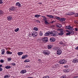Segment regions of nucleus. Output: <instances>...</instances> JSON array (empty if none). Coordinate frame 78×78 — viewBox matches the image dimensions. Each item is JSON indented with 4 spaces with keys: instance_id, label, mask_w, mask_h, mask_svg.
Wrapping results in <instances>:
<instances>
[{
    "instance_id": "1",
    "label": "nucleus",
    "mask_w": 78,
    "mask_h": 78,
    "mask_svg": "<svg viewBox=\"0 0 78 78\" xmlns=\"http://www.w3.org/2000/svg\"><path fill=\"white\" fill-rule=\"evenodd\" d=\"M57 30L60 32L58 33V35H59V36H62V35H63V34H64V31L63 29L61 28H58Z\"/></svg>"
},
{
    "instance_id": "2",
    "label": "nucleus",
    "mask_w": 78,
    "mask_h": 78,
    "mask_svg": "<svg viewBox=\"0 0 78 78\" xmlns=\"http://www.w3.org/2000/svg\"><path fill=\"white\" fill-rule=\"evenodd\" d=\"M51 35L52 36H58V32L56 31H51Z\"/></svg>"
},
{
    "instance_id": "3",
    "label": "nucleus",
    "mask_w": 78,
    "mask_h": 78,
    "mask_svg": "<svg viewBox=\"0 0 78 78\" xmlns=\"http://www.w3.org/2000/svg\"><path fill=\"white\" fill-rule=\"evenodd\" d=\"M31 33V36L33 37H35V36H37L38 33L37 32H36V31H33Z\"/></svg>"
},
{
    "instance_id": "4",
    "label": "nucleus",
    "mask_w": 78,
    "mask_h": 78,
    "mask_svg": "<svg viewBox=\"0 0 78 78\" xmlns=\"http://www.w3.org/2000/svg\"><path fill=\"white\" fill-rule=\"evenodd\" d=\"M62 53V51L61 49H58L57 51V54L58 55H60Z\"/></svg>"
},
{
    "instance_id": "5",
    "label": "nucleus",
    "mask_w": 78,
    "mask_h": 78,
    "mask_svg": "<svg viewBox=\"0 0 78 78\" xmlns=\"http://www.w3.org/2000/svg\"><path fill=\"white\" fill-rule=\"evenodd\" d=\"M66 62L65 60L62 59V60H61L59 61V63L61 64H66Z\"/></svg>"
},
{
    "instance_id": "6",
    "label": "nucleus",
    "mask_w": 78,
    "mask_h": 78,
    "mask_svg": "<svg viewBox=\"0 0 78 78\" xmlns=\"http://www.w3.org/2000/svg\"><path fill=\"white\" fill-rule=\"evenodd\" d=\"M42 40L44 42H48V38L47 37H44L42 39Z\"/></svg>"
},
{
    "instance_id": "7",
    "label": "nucleus",
    "mask_w": 78,
    "mask_h": 78,
    "mask_svg": "<svg viewBox=\"0 0 78 78\" xmlns=\"http://www.w3.org/2000/svg\"><path fill=\"white\" fill-rule=\"evenodd\" d=\"M50 34H51V31L50 32L49 31H48L47 32H46L44 34V36H50Z\"/></svg>"
},
{
    "instance_id": "8",
    "label": "nucleus",
    "mask_w": 78,
    "mask_h": 78,
    "mask_svg": "<svg viewBox=\"0 0 78 78\" xmlns=\"http://www.w3.org/2000/svg\"><path fill=\"white\" fill-rule=\"evenodd\" d=\"M49 41L51 42H55V38L53 37H52L50 38Z\"/></svg>"
},
{
    "instance_id": "9",
    "label": "nucleus",
    "mask_w": 78,
    "mask_h": 78,
    "mask_svg": "<svg viewBox=\"0 0 78 78\" xmlns=\"http://www.w3.org/2000/svg\"><path fill=\"white\" fill-rule=\"evenodd\" d=\"M66 29H68V30H72V28H72V27H71L70 26H66Z\"/></svg>"
},
{
    "instance_id": "10",
    "label": "nucleus",
    "mask_w": 78,
    "mask_h": 78,
    "mask_svg": "<svg viewBox=\"0 0 78 78\" xmlns=\"http://www.w3.org/2000/svg\"><path fill=\"white\" fill-rule=\"evenodd\" d=\"M43 53L44 54H45V55H49V54L48 53V51L47 50L44 51H43Z\"/></svg>"
},
{
    "instance_id": "11",
    "label": "nucleus",
    "mask_w": 78,
    "mask_h": 78,
    "mask_svg": "<svg viewBox=\"0 0 78 78\" xmlns=\"http://www.w3.org/2000/svg\"><path fill=\"white\" fill-rule=\"evenodd\" d=\"M16 6H18V7H21V4L20 3V2H18L16 3Z\"/></svg>"
},
{
    "instance_id": "12",
    "label": "nucleus",
    "mask_w": 78,
    "mask_h": 78,
    "mask_svg": "<svg viewBox=\"0 0 78 78\" xmlns=\"http://www.w3.org/2000/svg\"><path fill=\"white\" fill-rule=\"evenodd\" d=\"M73 63H77L78 62V59L77 58H76L75 59L73 60L72 61Z\"/></svg>"
},
{
    "instance_id": "13",
    "label": "nucleus",
    "mask_w": 78,
    "mask_h": 78,
    "mask_svg": "<svg viewBox=\"0 0 78 78\" xmlns=\"http://www.w3.org/2000/svg\"><path fill=\"white\" fill-rule=\"evenodd\" d=\"M26 72H27V70L25 69L22 70L20 72L21 73H22V74H24Z\"/></svg>"
},
{
    "instance_id": "14",
    "label": "nucleus",
    "mask_w": 78,
    "mask_h": 78,
    "mask_svg": "<svg viewBox=\"0 0 78 78\" xmlns=\"http://www.w3.org/2000/svg\"><path fill=\"white\" fill-rule=\"evenodd\" d=\"M28 56L27 55H23L21 58V59H25L26 58H27Z\"/></svg>"
},
{
    "instance_id": "15",
    "label": "nucleus",
    "mask_w": 78,
    "mask_h": 78,
    "mask_svg": "<svg viewBox=\"0 0 78 78\" xmlns=\"http://www.w3.org/2000/svg\"><path fill=\"white\" fill-rule=\"evenodd\" d=\"M9 9L11 10V11H14L16 10V8L14 6H13L12 7H10Z\"/></svg>"
},
{
    "instance_id": "16",
    "label": "nucleus",
    "mask_w": 78,
    "mask_h": 78,
    "mask_svg": "<svg viewBox=\"0 0 78 78\" xmlns=\"http://www.w3.org/2000/svg\"><path fill=\"white\" fill-rule=\"evenodd\" d=\"M56 25L58 28H61V27H62V26L59 23H57L56 24Z\"/></svg>"
},
{
    "instance_id": "17",
    "label": "nucleus",
    "mask_w": 78,
    "mask_h": 78,
    "mask_svg": "<svg viewBox=\"0 0 78 78\" xmlns=\"http://www.w3.org/2000/svg\"><path fill=\"white\" fill-rule=\"evenodd\" d=\"M53 47V45L51 44H49L48 45V49H50V48H51L52 47Z\"/></svg>"
},
{
    "instance_id": "18",
    "label": "nucleus",
    "mask_w": 78,
    "mask_h": 78,
    "mask_svg": "<svg viewBox=\"0 0 78 78\" xmlns=\"http://www.w3.org/2000/svg\"><path fill=\"white\" fill-rule=\"evenodd\" d=\"M65 20H66V19H65V18H60V22H63L64 21H65Z\"/></svg>"
},
{
    "instance_id": "19",
    "label": "nucleus",
    "mask_w": 78,
    "mask_h": 78,
    "mask_svg": "<svg viewBox=\"0 0 78 78\" xmlns=\"http://www.w3.org/2000/svg\"><path fill=\"white\" fill-rule=\"evenodd\" d=\"M46 16L47 17H48L50 18H52V19H53V18H54V16H53L52 15H47Z\"/></svg>"
},
{
    "instance_id": "20",
    "label": "nucleus",
    "mask_w": 78,
    "mask_h": 78,
    "mask_svg": "<svg viewBox=\"0 0 78 78\" xmlns=\"http://www.w3.org/2000/svg\"><path fill=\"white\" fill-rule=\"evenodd\" d=\"M23 52H19L17 53V54L19 56H20V55H23Z\"/></svg>"
},
{
    "instance_id": "21",
    "label": "nucleus",
    "mask_w": 78,
    "mask_h": 78,
    "mask_svg": "<svg viewBox=\"0 0 78 78\" xmlns=\"http://www.w3.org/2000/svg\"><path fill=\"white\" fill-rule=\"evenodd\" d=\"M6 53L7 55H11L12 54V52L8 51H6Z\"/></svg>"
},
{
    "instance_id": "22",
    "label": "nucleus",
    "mask_w": 78,
    "mask_h": 78,
    "mask_svg": "<svg viewBox=\"0 0 78 78\" xmlns=\"http://www.w3.org/2000/svg\"><path fill=\"white\" fill-rule=\"evenodd\" d=\"M5 68L6 69H11V66H6L5 67Z\"/></svg>"
},
{
    "instance_id": "23",
    "label": "nucleus",
    "mask_w": 78,
    "mask_h": 78,
    "mask_svg": "<svg viewBox=\"0 0 78 78\" xmlns=\"http://www.w3.org/2000/svg\"><path fill=\"white\" fill-rule=\"evenodd\" d=\"M12 19V18L11 16H8L7 17V20H11Z\"/></svg>"
},
{
    "instance_id": "24",
    "label": "nucleus",
    "mask_w": 78,
    "mask_h": 78,
    "mask_svg": "<svg viewBox=\"0 0 78 78\" xmlns=\"http://www.w3.org/2000/svg\"><path fill=\"white\" fill-rule=\"evenodd\" d=\"M30 62V60L28 59H26V60L24 61V62Z\"/></svg>"
},
{
    "instance_id": "25",
    "label": "nucleus",
    "mask_w": 78,
    "mask_h": 78,
    "mask_svg": "<svg viewBox=\"0 0 78 78\" xmlns=\"http://www.w3.org/2000/svg\"><path fill=\"white\" fill-rule=\"evenodd\" d=\"M1 51H2V52L1 53L2 55H4L5 54V49H2L1 50Z\"/></svg>"
},
{
    "instance_id": "26",
    "label": "nucleus",
    "mask_w": 78,
    "mask_h": 78,
    "mask_svg": "<svg viewBox=\"0 0 78 78\" xmlns=\"http://www.w3.org/2000/svg\"><path fill=\"white\" fill-rule=\"evenodd\" d=\"M40 15H34L35 17H37V18H39V17H40Z\"/></svg>"
},
{
    "instance_id": "27",
    "label": "nucleus",
    "mask_w": 78,
    "mask_h": 78,
    "mask_svg": "<svg viewBox=\"0 0 78 78\" xmlns=\"http://www.w3.org/2000/svg\"><path fill=\"white\" fill-rule=\"evenodd\" d=\"M3 11H2V10H0V15H2L3 14Z\"/></svg>"
},
{
    "instance_id": "28",
    "label": "nucleus",
    "mask_w": 78,
    "mask_h": 78,
    "mask_svg": "<svg viewBox=\"0 0 78 78\" xmlns=\"http://www.w3.org/2000/svg\"><path fill=\"white\" fill-rule=\"evenodd\" d=\"M34 30L35 31H38V28L37 27H35L34 28Z\"/></svg>"
},
{
    "instance_id": "29",
    "label": "nucleus",
    "mask_w": 78,
    "mask_h": 78,
    "mask_svg": "<svg viewBox=\"0 0 78 78\" xmlns=\"http://www.w3.org/2000/svg\"><path fill=\"white\" fill-rule=\"evenodd\" d=\"M19 30V28H17L15 30V32H17Z\"/></svg>"
},
{
    "instance_id": "30",
    "label": "nucleus",
    "mask_w": 78,
    "mask_h": 78,
    "mask_svg": "<svg viewBox=\"0 0 78 78\" xmlns=\"http://www.w3.org/2000/svg\"><path fill=\"white\" fill-rule=\"evenodd\" d=\"M42 34H42V32L41 31H40L39 33V35L41 36H42Z\"/></svg>"
},
{
    "instance_id": "31",
    "label": "nucleus",
    "mask_w": 78,
    "mask_h": 78,
    "mask_svg": "<svg viewBox=\"0 0 78 78\" xmlns=\"http://www.w3.org/2000/svg\"><path fill=\"white\" fill-rule=\"evenodd\" d=\"M55 18L57 19H58V20H60V17L58 16H55Z\"/></svg>"
},
{
    "instance_id": "32",
    "label": "nucleus",
    "mask_w": 78,
    "mask_h": 78,
    "mask_svg": "<svg viewBox=\"0 0 78 78\" xmlns=\"http://www.w3.org/2000/svg\"><path fill=\"white\" fill-rule=\"evenodd\" d=\"M11 65H12V66H16V63H12L11 64Z\"/></svg>"
},
{
    "instance_id": "33",
    "label": "nucleus",
    "mask_w": 78,
    "mask_h": 78,
    "mask_svg": "<svg viewBox=\"0 0 78 78\" xmlns=\"http://www.w3.org/2000/svg\"><path fill=\"white\" fill-rule=\"evenodd\" d=\"M69 33H70V34H74V32L73 31H69Z\"/></svg>"
},
{
    "instance_id": "34",
    "label": "nucleus",
    "mask_w": 78,
    "mask_h": 78,
    "mask_svg": "<svg viewBox=\"0 0 78 78\" xmlns=\"http://www.w3.org/2000/svg\"><path fill=\"white\" fill-rule=\"evenodd\" d=\"M12 59V58H7L8 61H11Z\"/></svg>"
},
{
    "instance_id": "35",
    "label": "nucleus",
    "mask_w": 78,
    "mask_h": 78,
    "mask_svg": "<svg viewBox=\"0 0 78 78\" xmlns=\"http://www.w3.org/2000/svg\"><path fill=\"white\" fill-rule=\"evenodd\" d=\"M4 78H9V76H8V75H5L4 76Z\"/></svg>"
},
{
    "instance_id": "36",
    "label": "nucleus",
    "mask_w": 78,
    "mask_h": 78,
    "mask_svg": "<svg viewBox=\"0 0 78 78\" xmlns=\"http://www.w3.org/2000/svg\"><path fill=\"white\" fill-rule=\"evenodd\" d=\"M42 78H49V76H45L44 77H43Z\"/></svg>"
},
{
    "instance_id": "37",
    "label": "nucleus",
    "mask_w": 78,
    "mask_h": 78,
    "mask_svg": "<svg viewBox=\"0 0 78 78\" xmlns=\"http://www.w3.org/2000/svg\"><path fill=\"white\" fill-rule=\"evenodd\" d=\"M74 23H76V24H78V21H77V20L74 21Z\"/></svg>"
},
{
    "instance_id": "38",
    "label": "nucleus",
    "mask_w": 78,
    "mask_h": 78,
    "mask_svg": "<svg viewBox=\"0 0 78 78\" xmlns=\"http://www.w3.org/2000/svg\"><path fill=\"white\" fill-rule=\"evenodd\" d=\"M76 13H75V12H71L70 15H73V14H75Z\"/></svg>"
},
{
    "instance_id": "39",
    "label": "nucleus",
    "mask_w": 78,
    "mask_h": 78,
    "mask_svg": "<svg viewBox=\"0 0 78 78\" xmlns=\"http://www.w3.org/2000/svg\"><path fill=\"white\" fill-rule=\"evenodd\" d=\"M45 23L46 24V25H47V24H48V22L47 21H45Z\"/></svg>"
},
{
    "instance_id": "40",
    "label": "nucleus",
    "mask_w": 78,
    "mask_h": 78,
    "mask_svg": "<svg viewBox=\"0 0 78 78\" xmlns=\"http://www.w3.org/2000/svg\"><path fill=\"white\" fill-rule=\"evenodd\" d=\"M62 78H66V75L62 76Z\"/></svg>"
},
{
    "instance_id": "41",
    "label": "nucleus",
    "mask_w": 78,
    "mask_h": 78,
    "mask_svg": "<svg viewBox=\"0 0 78 78\" xmlns=\"http://www.w3.org/2000/svg\"><path fill=\"white\" fill-rule=\"evenodd\" d=\"M36 22H37V23H40V21L38 20H36L35 21Z\"/></svg>"
},
{
    "instance_id": "42",
    "label": "nucleus",
    "mask_w": 78,
    "mask_h": 78,
    "mask_svg": "<svg viewBox=\"0 0 78 78\" xmlns=\"http://www.w3.org/2000/svg\"><path fill=\"white\" fill-rule=\"evenodd\" d=\"M66 34V35H70V32H69L67 33Z\"/></svg>"
},
{
    "instance_id": "43",
    "label": "nucleus",
    "mask_w": 78,
    "mask_h": 78,
    "mask_svg": "<svg viewBox=\"0 0 78 78\" xmlns=\"http://www.w3.org/2000/svg\"><path fill=\"white\" fill-rule=\"evenodd\" d=\"M3 3V0H0V4H2Z\"/></svg>"
},
{
    "instance_id": "44",
    "label": "nucleus",
    "mask_w": 78,
    "mask_h": 78,
    "mask_svg": "<svg viewBox=\"0 0 78 78\" xmlns=\"http://www.w3.org/2000/svg\"><path fill=\"white\" fill-rule=\"evenodd\" d=\"M0 62L1 63H2L3 62H4V60H3V59H1L0 60Z\"/></svg>"
},
{
    "instance_id": "45",
    "label": "nucleus",
    "mask_w": 78,
    "mask_h": 78,
    "mask_svg": "<svg viewBox=\"0 0 78 78\" xmlns=\"http://www.w3.org/2000/svg\"><path fill=\"white\" fill-rule=\"evenodd\" d=\"M75 31H78V28H75Z\"/></svg>"
},
{
    "instance_id": "46",
    "label": "nucleus",
    "mask_w": 78,
    "mask_h": 78,
    "mask_svg": "<svg viewBox=\"0 0 78 78\" xmlns=\"http://www.w3.org/2000/svg\"><path fill=\"white\" fill-rule=\"evenodd\" d=\"M64 67L66 68H68L69 67V66L67 65L64 66Z\"/></svg>"
},
{
    "instance_id": "47",
    "label": "nucleus",
    "mask_w": 78,
    "mask_h": 78,
    "mask_svg": "<svg viewBox=\"0 0 78 78\" xmlns=\"http://www.w3.org/2000/svg\"><path fill=\"white\" fill-rule=\"evenodd\" d=\"M43 19L45 21H46V19H47V18H46V17H45L44 18H43Z\"/></svg>"
},
{
    "instance_id": "48",
    "label": "nucleus",
    "mask_w": 78,
    "mask_h": 78,
    "mask_svg": "<svg viewBox=\"0 0 78 78\" xmlns=\"http://www.w3.org/2000/svg\"><path fill=\"white\" fill-rule=\"evenodd\" d=\"M2 70H3V69L2 68H0V72L2 71Z\"/></svg>"
},
{
    "instance_id": "49",
    "label": "nucleus",
    "mask_w": 78,
    "mask_h": 78,
    "mask_svg": "<svg viewBox=\"0 0 78 78\" xmlns=\"http://www.w3.org/2000/svg\"><path fill=\"white\" fill-rule=\"evenodd\" d=\"M75 49L76 50H78V46Z\"/></svg>"
},
{
    "instance_id": "50",
    "label": "nucleus",
    "mask_w": 78,
    "mask_h": 78,
    "mask_svg": "<svg viewBox=\"0 0 78 78\" xmlns=\"http://www.w3.org/2000/svg\"><path fill=\"white\" fill-rule=\"evenodd\" d=\"M29 36L30 37H32V36H31V34H29Z\"/></svg>"
},
{
    "instance_id": "51",
    "label": "nucleus",
    "mask_w": 78,
    "mask_h": 78,
    "mask_svg": "<svg viewBox=\"0 0 78 78\" xmlns=\"http://www.w3.org/2000/svg\"><path fill=\"white\" fill-rule=\"evenodd\" d=\"M2 67V65H0V68H1Z\"/></svg>"
},
{
    "instance_id": "52",
    "label": "nucleus",
    "mask_w": 78,
    "mask_h": 78,
    "mask_svg": "<svg viewBox=\"0 0 78 78\" xmlns=\"http://www.w3.org/2000/svg\"><path fill=\"white\" fill-rule=\"evenodd\" d=\"M42 17H43V18H45V17L44 16H42Z\"/></svg>"
},
{
    "instance_id": "53",
    "label": "nucleus",
    "mask_w": 78,
    "mask_h": 78,
    "mask_svg": "<svg viewBox=\"0 0 78 78\" xmlns=\"http://www.w3.org/2000/svg\"><path fill=\"white\" fill-rule=\"evenodd\" d=\"M75 17H77L78 16V14L75 15Z\"/></svg>"
},
{
    "instance_id": "54",
    "label": "nucleus",
    "mask_w": 78,
    "mask_h": 78,
    "mask_svg": "<svg viewBox=\"0 0 78 78\" xmlns=\"http://www.w3.org/2000/svg\"><path fill=\"white\" fill-rule=\"evenodd\" d=\"M60 44H62V42H60Z\"/></svg>"
},
{
    "instance_id": "55",
    "label": "nucleus",
    "mask_w": 78,
    "mask_h": 78,
    "mask_svg": "<svg viewBox=\"0 0 78 78\" xmlns=\"http://www.w3.org/2000/svg\"><path fill=\"white\" fill-rule=\"evenodd\" d=\"M41 61V59H39L38 60V61Z\"/></svg>"
},
{
    "instance_id": "56",
    "label": "nucleus",
    "mask_w": 78,
    "mask_h": 78,
    "mask_svg": "<svg viewBox=\"0 0 78 78\" xmlns=\"http://www.w3.org/2000/svg\"><path fill=\"white\" fill-rule=\"evenodd\" d=\"M73 78H78V76H76V77H74Z\"/></svg>"
},
{
    "instance_id": "57",
    "label": "nucleus",
    "mask_w": 78,
    "mask_h": 78,
    "mask_svg": "<svg viewBox=\"0 0 78 78\" xmlns=\"http://www.w3.org/2000/svg\"><path fill=\"white\" fill-rule=\"evenodd\" d=\"M28 66V68H30V66Z\"/></svg>"
},
{
    "instance_id": "58",
    "label": "nucleus",
    "mask_w": 78,
    "mask_h": 78,
    "mask_svg": "<svg viewBox=\"0 0 78 78\" xmlns=\"http://www.w3.org/2000/svg\"><path fill=\"white\" fill-rule=\"evenodd\" d=\"M26 68H28V66H26Z\"/></svg>"
},
{
    "instance_id": "59",
    "label": "nucleus",
    "mask_w": 78,
    "mask_h": 78,
    "mask_svg": "<svg viewBox=\"0 0 78 78\" xmlns=\"http://www.w3.org/2000/svg\"><path fill=\"white\" fill-rule=\"evenodd\" d=\"M51 23H54V22H53V21H52V22H51Z\"/></svg>"
},
{
    "instance_id": "60",
    "label": "nucleus",
    "mask_w": 78,
    "mask_h": 78,
    "mask_svg": "<svg viewBox=\"0 0 78 78\" xmlns=\"http://www.w3.org/2000/svg\"><path fill=\"white\" fill-rule=\"evenodd\" d=\"M60 78H62V77H61Z\"/></svg>"
},
{
    "instance_id": "61",
    "label": "nucleus",
    "mask_w": 78,
    "mask_h": 78,
    "mask_svg": "<svg viewBox=\"0 0 78 78\" xmlns=\"http://www.w3.org/2000/svg\"><path fill=\"white\" fill-rule=\"evenodd\" d=\"M55 50H57V49L56 50L55 49Z\"/></svg>"
}]
</instances>
